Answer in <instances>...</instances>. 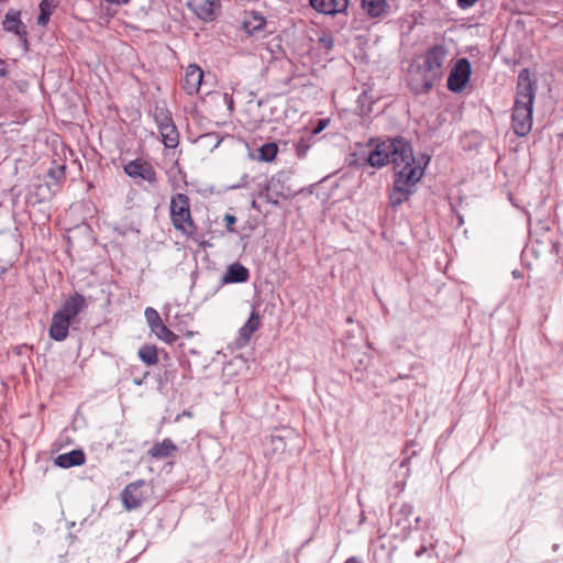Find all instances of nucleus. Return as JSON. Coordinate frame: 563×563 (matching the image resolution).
<instances>
[{"label": "nucleus", "mask_w": 563, "mask_h": 563, "mask_svg": "<svg viewBox=\"0 0 563 563\" xmlns=\"http://www.w3.org/2000/svg\"><path fill=\"white\" fill-rule=\"evenodd\" d=\"M368 163L373 167L393 164L395 179L389 191L391 207L407 201L423 176L424 167L416 162L410 143L400 136L379 142L369 153Z\"/></svg>", "instance_id": "obj_1"}, {"label": "nucleus", "mask_w": 563, "mask_h": 563, "mask_svg": "<svg viewBox=\"0 0 563 563\" xmlns=\"http://www.w3.org/2000/svg\"><path fill=\"white\" fill-rule=\"evenodd\" d=\"M448 59V48L443 44L430 47L423 62L411 73L409 86L416 95L427 93L441 80Z\"/></svg>", "instance_id": "obj_2"}, {"label": "nucleus", "mask_w": 563, "mask_h": 563, "mask_svg": "<svg viewBox=\"0 0 563 563\" xmlns=\"http://www.w3.org/2000/svg\"><path fill=\"white\" fill-rule=\"evenodd\" d=\"M537 82L531 79L528 68L519 71L516 99L512 109V129L518 136H526L532 128L533 101Z\"/></svg>", "instance_id": "obj_3"}, {"label": "nucleus", "mask_w": 563, "mask_h": 563, "mask_svg": "<svg viewBox=\"0 0 563 563\" xmlns=\"http://www.w3.org/2000/svg\"><path fill=\"white\" fill-rule=\"evenodd\" d=\"M169 218L174 229L187 238H192L197 232V225L190 211V200L185 194H176L170 198Z\"/></svg>", "instance_id": "obj_4"}, {"label": "nucleus", "mask_w": 563, "mask_h": 563, "mask_svg": "<svg viewBox=\"0 0 563 563\" xmlns=\"http://www.w3.org/2000/svg\"><path fill=\"white\" fill-rule=\"evenodd\" d=\"M471 77V64L466 58L456 62L448 78V88L453 92H461Z\"/></svg>", "instance_id": "obj_5"}, {"label": "nucleus", "mask_w": 563, "mask_h": 563, "mask_svg": "<svg viewBox=\"0 0 563 563\" xmlns=\"http://www.w3.org/2000/svg\"><path fill=\"white\" fill-rule=\"evenodd\" d=\"M147 487L145 481L140 479L129 484L121 493V500L128 510L141 507L146 499L144 488Z\"/></svg>", "instance_id": "obj_6"}, {"label": "nucleus", "mask_w": 563, "mask_h": 563, "mask_svg": "<svg viewBox=\"0 0 563 563\" xmlns=\"http://www.w3.org/2000/svg\"><path fill=\"white\" fill-rule=\"evenodd\" d=\"M124 172L131 178H141L151 185L156 184V172L153 165L142 158H136L124 165Z\"/></svg>", "instance_id": "obj_7"}, {"label": "nucleus", "mask_w": 563, "mask_h": 563, "mask_svg": "<svg viewBox=\"0 0 563 563\" xmlns=\"http://www.w3.org/2000/svg\"><path fill=\"white\" fill-rule=\"evenodd\" d=\"M87 307L86 298L75 292L69 296L62 307L56 311L57 313L64 314L69 321L74 322L75 318Z\"/></svg>", "instance_id": "obj_8"}, {"label": "nucleus", "mask_w": 563, "mask_h": 563, "mask_svg": "<svg viewBox=\"0 0 563 563\" xmlns=\"http://www.w3.org/2000/svg\"><path fill=\"white\" fill-rule=\"evenodd\" d=\"M202 79V69L198 65L191 64L186 68L183 88L188 95L198 93Z\"/></svg>", "instance_id": "obj_9"}, {"label": "nucleus", "mask_w": 563, "mask_h": 563, "mask_svg": "<svg viewBox=\"0 0 563 563\" xmlns=\"http://www.w3.org/2000/svg\"><path fill=\"white\" fill-rule=\"evenodd\" d=\"M20 16V11L10 9L4 16L2 25L5 31L12 32L15 35H18L21 40L26 41L27 32Z\"/></svg>", "instance_id": "obj_10"}, {"label": "nucleus", "mask_w": 563, "mask_h": 563, "mask_svg": "<svg viewBox=\"0 0 563 563\" xmlns=\"http://www.w3.org/2000/svg\"><path fill=\"white\" fill-rule=\"evenodd\" d=\"M71 323L64 314L54 312L48 330L49 338L55 341H64L68 336Z\"/></svg>", "instance_id": "obj_11"}, {"label": "nucleus", "mask_w": 563, "mask_h": 563, "mask_svg": "<svg viewBox=\"0 0 563 563\" xmlns=\"http://www.w3.org/2000/svg\"><path fill=\"white\" fill-rule=\"evenodd\" d=\"M189 7L203 21H212L216 18L217 0H190Z\"/></svg>", "instance_id": "obj_12"}, {"label": "nucleus", "mask_w": 563, "mask_h": 563, "mask_svg": "<svg viewBox=\"0 0 563 563\" xmlns=\"http://www.w3.org/2000/svg\"><path fill=\"white\" fill-rule=\"evenodd\" d=\"M310 4L320 13L335 14L347 8L349 0H310Z\"/></svg>", "instance_id": "obj_13"}, {"label": "nucleus", "mask_w": 563, "mask_h": 563, "mask_svg": "<svg viewBox=\"0 0 563 563\" xmlns=\"http://www.w3.org/2000/svg\"><path fill=\"white\" fill-rule=\"evenodd\" d=\"M250 278V273L246 267L240 263H233L228 266L225 274L222 277L223 284L245 283Z\"/></svg>", "instance_id": "obj_14"}, {"label": "nucleus", "mask_w": 563, "mask_h": 563, "mask_svg": "<svg viewBox=\"0 0 563 563\" xmlns=\"http://www.w3.org/2000/svg\"><path fill=\"white\" fill-rule=\"evenodd\" d=\"M266 24L265 18L256 12V11H250L245 12L242 27L245 30V32L250 35H254L255 33L262 31Z\"/></svg>", "instance_id": "obj_15"}, {"label": "nucleus", "mask_w": 563, "mask_h": 563, "mask_svg": "<svg viewBox=\"0 0 563 563\" xmlns=\"http://www.w3.org/2000/svg\"><path fill=\"white\" fill-rule=\"evenodd\" d=\"M86 461L85 453L81 450H73L68 453L59 454L55 459V464L63 468L82 465Z\"/></svg>", "instance_id": "obj_16"}, {"label": "nucleus", "mask_w": 563, "mask_h": 563, "mask_svg": "<svg viewBox=\"0 0 563 563\" xmlns=\"http://www.w3.org/2000/svg\"><path fill=\"white\" fill-rule=\"evenodd\" d=\"M178 451L177 446L170 439H164L159 443H155L148 451V455L159 460L173 456Z\"/></svg>", "instance_id": "obj_17"}, {"label": "nucleus", "mask_w": 563, "mask_h": 563, "mask_svg": "<svg viewBox=\"0 0 563 563\" xmlns=\"http://www.w3.org/2000/svg\"><path fill=\"white\" fill-rule=\"evenodd\" d=\"M361 7L371 18H380L388 11L387 0H361Z\"/></svg>", "instance_id": "obj_18"}, {"label": "nucleus", "mask_w": 563, "mask_h": 563, "mask_svg": "<svg viewBox=\"0 0 563 563\" xmlns=\"http://www.w3.org/2000/svg\"><path fill=\"white\" fill-rule=\"evenodd\" d=\"M261 327V317L258 312L252 311L249 320L240 329L239 335L243 344L247 343L255 331Z\"/></svg>", "instance_id": "obj_19"}, {"label": "nucleus", "mask_w": 563, "mask_h": 563, "mask_svg": "<svg viewBox=\"0 0 563 563\" xmlns=\"http://www.w3.org/2000/svg\"><path fill=\"white\" fill-rule=\"evenodd\" d=\"M162 141L167 148H175L179 144V133L176 125H165L163 130H159Z\"/></svg>", "instance_id": "obj_20"}, {"label": "nucleus", "mask_w": 563, "mask_h": 563, "mask_svg": "<svg viewBox=\"0 0 563 563\" xmlns=\"http://www.w3.org/2000/svg\"><path fill=\"white\" fill-rule=\"evenodd\" d=\"M57 5L58 0H42L40 3V15L37 18V24L41 26H46Z\"/></svg>", "instance_id": "obj_21"}, {"label": "nucleus", "mask_w": 563, "mask_h": 563, "mask_svg": "<svg viewBox=\"0 0 563 563\" xmlns=\"http://www.w3.org/2000/svg\"><path fill=\"white\" fill-rule=\"evenodd\" d=\"M151 331L156 335L157 339L164 341L167 344H174L178 339V335L169 330L163 321L154 325V328H151Z\"/></svg>", "instance_id": "obj_22"}, {"label": "nucleus", "mask_w": 563, "mask_h": 563, "mask_svg": "<svg viewBox=\"0 0 563 563\" xmlns=\"http://www.w3.org/2000/svg\"><path fill=\"white\" fill-rule=\"evenodd\" d=\"M139 357L148 366L156 365L159 361L155 345H143L139 350Z\"/></svg>", "instance_id": "obj_23"}, {"label": "nucleus", "mask_w": 563, "mask_h": 563, "mask_svg": "<svg viewBox=\"0 0 563 563\" xmlns=\"http://www.w3.org/2000/svg\"><path fill=\"white\" fill-rule=\"evenodd\" d=\"M278 153V146L276 143H265L258 150V159L262 162L271 163L273 162Z\"/></svg>", "instance_id": "obj_24"}, {"label": "nucleus", "mask_w": 563, "mask_h": 563, "mask_svg": "<svg viewBox=\"0 0 563 563\" xmlns=\"http://www.w3.org/2000/svg\"><path fill=\"white\" fill-rule=\"evenodd\" d=\"M313 142V135L301 136L295 145L297 157L305 158Z\"/></svg>", "instance_id": "obj_25"}, {"label": "nucleus", "mask_w": 563, "mask_h": 563, "mask_svg": "<svg viewBox=\"0 0 563 563\" xmlns=\"http://www.w3.org/2000/svg\"><path fill=\"white\" fill-rule=\"evenodd\" d=\"M154 118L159 130H163L165 125H170L174 123L169 111L165 108L157 107L154 111Z\"/></svg>", "instance_id": "obj_26"}, {"label": "nucleus", "mask_w": 563, "mask_h": 563, "mask_svg": "<svg viewBox=\"0 0 563 563\" xmlns=\"http://www.w3.org/2000/svg\"><path fill=\"white\" fill-rule=\"evenodd\" d=\"M144 316L150 329L163 321L157 310L151 307L145 309Z\"/></svg>", "instance_id": "obj_27"}, {"label": "nucleus", "mask_w": 563, "mask_h": 563, "mask_svg": "<svg viewBox=\"0 0 563 563\" xmlns=\"http://www.w3.org/2000/svg\"><path fill=\"white\" fill-rule=\"evenodd\" d=\"M65 169V165H57L56 167H53L48 170V176L58 181L64 178Z\"/></svg>", "instance_id": "obj_28"}, {"label": "nucleus", "mask_w": 563, "mask_h": 563, "mask_svg": "<svg viewBox=\"0 0 563 563\" xmlns=\"http://www.w3.org/2000/svg\"><path fill=\"white\" fill-rule=\"evenodd\" d=\"M271 444L274 448V452L276 451H283L285 449V441L282 437L278 435H272L269 438Z\"/></svg>", "instance_id": "obj_29"}, {"label": "nucleus", "mask_w": 563, "mask_h": 563, "mask_svg": "<svg viewBox=\"0 0 563 563\" xmlns=\"http://www.w3.org/2000/svg\"><path fill=\"white\" fill-rule=\"evenodd\" d=\"M329 122H330L329 119L319 120L317 123V126L312 130V132L309 135H313V139H314L317 134H319L321 131H323L328 126Z\"/></svg>", "instance_id": "obj_30"}, {"label": "nucleus", "mask_w": 563, "mask_h": 563, "mask_svg": "<svg viewBox=\"0 0 563 563\" xmlns=\"http://www.w3.org/2000/svg\"><path fill=\"white\" fill-rule=\"evenodd\" d=\"M224 222L225 228L229 232H235V229L233 228L234 223L236 222V218L233 214H225L224 216Z\"/></svg>", "instance_id": "obj_31"}, {"label": "nucleus", "mask_w": 563, "mask_h": 563, "mask_svg": "<svg viewBox=\"0 0 563 563\" xmlns=\"http://www.w3.org/2000/svg\"><path fill=\"white\" fill-rule=\"evenodd\" d=\"M320 43L328 49L333 46V40L330 36L321 37Z\"/></svg>", "instance_id": "obj_32"}, {"label": "nucleus", "mask_w": 563, "mask_h": 563, "mask_svg": "<svg viewBox=\"0 0 563 563\" xmlns=\"http://www.w3.org/2000/svg\"><path fill=\"white\" fill-rule=\"evenodd\" d=\"M478 0H457L461 8H470L474 5Z\"/></svg>", "instance_id": "obj_33"}, {"label": "nucleus", "mask_w": 563, "mask_h": 563, "mask_svg": "<svg viewBox=\"0 0 563 563\" xmlns=\"http://www.w3.org/2000/svg\"><path fill=\"white\" fill-rule=\"evenodd\" d=\"M7 76V67L3 60H0V77Z\"/></svg>", "instance_id": "obj_34"}, {"label": "nucleus", "mask_w": 563, "mask_h": 563, "mask_svg": "<svg viewBox=\"0 0 563 563\" xmlns=\"http://www.w3.org/2000/svg\"><path fill=\"white\" fill-rule=\"evenodd\" d=\"M512 276H514V278L519 279V278L523 277V273L521 271L515 269V271H512Z\"/></svg>", "instance_id": "obj_35"}, {"label": "nucleus", "mask_w": 563, "mask_h": 563, "mask_svg": "<svg viewBox=\"0 0 563 563\" xmlns=\"http://www.w3.org/2000/svg\"><path fill=\"white\" fill-rule=\"evenodd\" d=\"M344 563H362L356 558H350Z\"/></svg>", "instance_id": "obj_36"}, {"label": "nucleus", "mask_w": 563, "mask_h": 563, "mask_svg": "<svg viewBox=\"0 0 563 563\" xmlns=\"http://www.w3.org/2000/svg\"><path fill=\"white\" fill-rule=\"evenodd\" d=\"M130 0H117V5H122L129 3Z\"/></svg>", "instance_id": "obj_37"}, {"label": "nucleus", "mask_w": 563, "mask_h": 563, "mask_svg": "<svg viewBox=\"0 0 563 563\" xmlns=\"http://www.w3.org/2000/svg\"><path fill=\"white\" fill-rule=\"evenodd\" d=\"M423 551H426V548L422 547L421 550L417 551V553H416L417 556H420L421 553H423Z\"/></svg>", "instance_id": "obj_38"}, {"label": "nucleus", "mask_w": 563, "mask_h": 563, "mask_svg": "<svg viewBox=\"0 0 563 563\" xmlns=\"http://www.w3.org/2000/svg\"><path fill=\"white\" fill-rule=\"evenodd\" d=\"M106 1H107V2H109V3H114V4H117V0H106Z\"/></svg>", "instance_id": "obj_39"}]
</instances>
